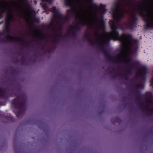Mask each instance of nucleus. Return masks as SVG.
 <instances>
[{"instance_id":"obj_1","label":"nucleus","mask_w":153,"mask_h":153,"mask_svg":"<svg viewBox=\"0 0 153 153\" xmlns=\"http://www.w3.org/2000/svg\"><path fill=\"white\" fill-rule=\"evenodd\" d=\"M71 13L76 19V24L71 26L68 32L70 36H74L75 31L79 27V25H86L90 28L85 32V38L91 45L97 46L104 53H106V45L111 39L118 40L122 43V48L120 53L113 56H109V59L115 63L122 62L126 66V70H132L137 65H139L138 61H134L129 56L133 53L134 46L133 43L137 40H133L130 36H119L117 30L120 28V25L116 22L120 21L123 18V10H112L111 13L114 21H110L112 30L111 33L104 32L100 33L99 30H103L104 26L103 21V14L105 10H71Z\"/></svg>"},{"instance_id":"obj_2","label":"nucleus","mask_w":153,"mask_h":153,"mask_svg":"<svg viewBox=\"0 0 153 153\" xmlns=\"http://www.w3.org/2000/svg\"><path fill=\"white\" fill-rule=\"evenodd\" d=\"M12 10H0V40L2 37H5L2 41H14L24 45L25 42L21 37L12 36L9 34V27L10 22L14 21V15Z\"/></svg>"},{"instance_id":"obj_3","label":"nucleus","mask_w":153,"mask_h":153,"mask_svg":"<svg viewBox=\"0 0 153 153\" xmlns=\"http://www.w3.org/2000/svg\"><path fill=\"white\" fill-rule=\"evenodd\" d=\"M67 4L71 8H87L88 10H106L108 9V5L101 4L97 5L92 1V0H66Z\"/></svg>"},{"instance_id":"obj_4","label":"nucleus","mask_w":153,"mask_h":153,"mask_svg":"<svg viewBox=\"0 0 153 153\" xmlns=\"http://www.w3.org/2000/svg\"><path fill=\"white\" fill-rule=\"evenodd\" d=\"M130 17L128 27L132 28V25L136 24L137 19V15L141 16L149 27L153 26V10H130Z\"/></svg>"},{"instance_id":"obj_5","label":"nucleus","mask_w":153,"mask_h":153,"mask_svg":"<svg viewBox=\"0 0 153 153\" xmlns=\"http://www.w3.org/2000/svg\"><path fill=\"white\" fill-rule=\"evenodd\" d=\"M53 13V19L51 23L49 25V27L53 29L60 30L62 27V24L64 20L67 19L68 16H63L59 13L57 10H52Z\"/></svg>"},{"instance_id":"obj_6","label":"nucleus","mask_w":153,"mask_h":153,"mask_svg":"<svg viewBox=\"0 0 153 153\" xmlns=\"http://www.w3.org/2000/svg\"><path fill=\"white\" fill-rule=\"evenodd\" d=\"M152 96L150 92H147L146 95V101L142 103L141 106L144 108L149 114L153 113V100Z\"/></svg>"},{"instance_id":"obj_7","label":"nucleus","mask_w":153,"mask_h":153,"mask_svg":"<svg viewBox=\"0 0 153 153\" xmlns=\"http://www.w3.org/2000/svg\"><path fill=\"white\" fill-rule=\"evenodd\" d=\"M146 71V68L145 67H141L137 72L134 80L136 81L134 85L136 88H141L143 87V84L140 81V79H143L144 78V74Z\"/></svg>"},{"instance_id":"obj_8","label":"nucleus","mask_w":153,"mask_h":153,"mask_svg":"<svg viewBox=\"0 0 153 153\" xmlns=\"http://www.w3.org/2000/svg\"><path fill=\"white\" fill-rule=\"evenodd\" d=\"M22 15L26 22L30 25L33 24L34 22H38V19L35 17L33 10H21Z\"/></svg>"},{"instance_id":"obj_9","label":"nucleus","mask_w":153,"mask_h":153,"mask_svg":"<svg viewBox=\"0 0 153 153\" xmlns=\"http://www.w3.org/2000/svg\"><path fill=\"white\" fill-rule=\"evenodd\" d=\"M132 3L131 0H123L120 4L115 2L113 5L112 10H123L126 7H129L131 6Z\"/></svg>"},{"instance_id":"obj_10","label":"nucleus","mask_w":153,"mask_h":153,"mask_svg":"<svg viewBox=\"0 0 153 153\" xmlns=\"http://www.w3.org/2000/svg\"><path fill=\"white\" fill-rule=\"evenodd\" d=\"M14 105L19 108V110L17 112L16 115L18 117H20L23 114L24 109L23 107L24 103L22 101L19 99H15L13 102Z\"/></svg>"},{"instance_id":"obj_11","label":"nucleus","mask_w":153,"mask_h":153,"mask_svg":"<svg viewBox=\"0 0 153 153\" xmlns=\"http://www.w3.org/2000/svg\"><path fill=\"white\" fill-rule=\"evenodd\" d=\"M14 4L15 6L18 8H30V6L26 0H18Z\"/></svg>"},{"instance_id":"obj_12","label":"nucleus","mask_w":153,"mask_h":153,"mask_svg":"<svg viewBox=\"0 0 153 153\" xmlns=\"http://www.w3.org/2000/svg\"><path fill=\"white\" fill-rule=\"evenodd\" d=\"M32 35L33 36L39 39H44L46 37V36L37 28L35 29L33 31Z\"/></svg>"},{"instance_id":"obj_13","label":"nucleus","mask_w":153,"mask_h":153,"mask_svg":"<svg viewBox=\"0 0 153 153\" xmlns=\"http://www.w3.org/2000/svg\"><path fill=\"white\" fill-rule=\"evenodd\" d=\"M5 94L4 90L0 87V96L1 97H4Z\"/></svg>"},{"instance_id":"obj_14","label":"nucleus","mask_w":153,"mask_h":153,"mask_svg":"<svg viewBox=\"0 0 153 153\" xmlns=\"http://www.w3.org/2000/svg\"><path fill=\"white\" fill-rule=\"evenodd\" d=\"M7 6V4L6 3L0 1V8H5Z\"/></svg>"},{"instance_id":"obj_15","label":"nucleus","mask_w":153,"mask_h":153,"mask_svg":"<svg viewBox=\"0 0 153 153\" xmlns=\"http://www.w3.org/2000/svg\"><path fill=\"white\" fill-rule=\"evenodd\" d=\"M41 5H42V6L43 7V8L46 9L47 8V6H46V5L45 4H44V3H42Z\"/></svg>"},{"instance_id":"obj_16","label":"nucleus","mask_w":153,"mask_h":153,"mask_svg":"<svg viewBox=\"0 0 153 153\" xmlns=\"http://www.w3.org/2000/svg\"><path fill=\"white\" fill-rule=\"evenodd\" d=\"M58 36V35L56 34V35L54 37L53 39H54V40H56V38L57 37V36Z\"/></svg>"},{"instance_id":"obj_17","label":"nucleus","mask_w":153,"mask_h":153,"mask_svg":"<svg viewBox=\"0 0 153 153\" xmlns=\"http://www.w3.org/2000/svg\"><path fill=\"white\" fill-rule=\"evenodd\" d=\"M43 1H45L46 2H49L50 0H42Z\"/></svg>"},{"instance_id":"obj_18","label":"nucleus","mask_w":153,"mask_h":153,"mask_svg":"<svg viewBox=\"0 0 153 153\" xmlns=\"http://www.w3.org/2000/svg\"><path fill=\"white\" fill-rule=\"evenodd\" d=\"M144 6H142V7H144ZM140 7L141 8H142V6H140Z\"/></svg>"},{"instance_id":"obj_19","label":"nucleus","mask_w":153,"mask_h":153,"mask_svg":"<svg viewBox=\"0 0 153 153\" xmlns=\"http://www.w3.org/2000/svg\"><path fill=\"white\" fill-rule=\"evenodd\" d=\"M52 10H56V8L55 7H54L53 9Z\"/></svg>"},{"instance_id":"obj_20","label":"nucleus","mask_w":153,"mask_h":153,"mask_svg":"<svg viewBox=\"0 0 153 153\" xmlns=\"http://www.w3.org/2000/svg\"><path fill=\"white\" fill-rule=\"evenodd\" d=\"M141 10H142L143 9H141Z\"/></svg>"}]
</instances>
